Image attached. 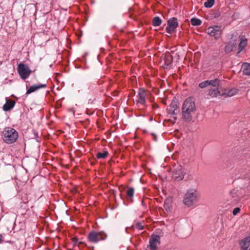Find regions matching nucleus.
I'll return each mask as SVG.
<instances>
[{
    "instance_id": "nucleus-12",
    "label": "nucleus",
    "mask_w": 250,
    "mask_h": 250,
    "mask_svg": "<svg viewBox=\"0 0 250 250\" xmlns=\"http://www.w3.org/2000/svg\"><path fill=\"white\" fill-rule=\"evenodd\" d=\"M160 239V237L158 235H152L149 240V246H150V249L152 250H154L156 249L157 246L156 244L157 243H159V241Z\"/></svg>"
},
{
    "instance_id": "nucleus-27",
    "label": "nucleus",
    "mask_w": 250,
    "mask_h": 250,
    "mask_svg": "<svg viewBox=\"0 0 250 250\" xmlns=\"http://www.w3.org/2000/svg\"><path fill=\"white\" fill-rule=\"evenodd\" d=\"M240 211V208H235L233 211L232 213L234 215H236Z\"/></svg>"
},
{
    "instance_id": "nucleus-17",
    "label": "nucleus",
    "mask_w": 250,
    "mask_h": 250,
    "mask_svg": "<svg viewBox=\"0 0 250 250\" xmlns=\"http://www.w3.org/2000/svg\"><path fill=\"white\" fill-rule=\"evenodd\" d=\"M165 65L167 66L173 62V57L170 54H166L164 57Z\"/></svg>"
},
{
    "instance_id": "nucleus-28",
    "label": "nucleus",
    "mask_w": 250,
    "mask_h": 250,
    "mask_svg": "<svg viewBox=\"0 0 250 250\" xmlns=\"http://www.w3.org/2000/svg\"><path fill=\"white\" fill-rule=\"evenodd\" d=\"M233 90H229V91H228L227 93H226L225 92V95H226L227 96H229V97L233 96L234 95V93L233 92Z\"/></svg>"
},
{
    "instance_id": "nucleus-26",
    "label": "nucleus",
    "mask_w": 250,
    "mask_h": 250,
    "mask_svg": "<svg viewBox=\"0 0 250 250\" xmlns=\"http://www.w3.org/2000/svg\"><path fill=\"white\" fill-rule=\"evenodd\" d=\"M144 226L141 223H137L136 225V228L139 230H143L144 229Z\"/></svg>"
},
{
    "instance_id": "nucleus-9",
    "label": "nucleus",
    "mask_w": 250,
    "mask_h": 250,
    "mask_svg": "<svg viewBox=\"0 0 250 250\" xmlns=\"http://www.w3.org/2000/svg\"><path fill=\"white\" fill-rule=\"evenodd\" d=\"M178 26V22L176 18H170L167 21V26L166 28L167 32L169 34H172L175 31L176 28Z\"/></svg>"
},
{
    "instance_id": "nucleus-1",
    "label": "nucleus",
    "mask_w": 250,
    "mask_h": 250,
    "mask_svg": "<svg viewBox=\"0 0 250 250\" xmlns=\"http://www.w3.org/2000/svg\"><path fill=\"white\" fill-rule=\"evenodd\" d=\"M196 111L195 103L192 98L187 99L182 107V118L186 122H190L193 118Z\"/></svg>"
},
{
    "instance_id": "nucleus-22",
    "label": "nucleus",
    "mask_w": 250,
    "mask_h": 250,
    "mask_svg": "<svg viewBox=\"0 0 250 250\" xmlns=\"http://www.w3.org/2000/svg\"><path fill=\"white\" fill-rule=\"evenodd\" d=\"M190 22L193 26H199L202 23V21L200 19L194 18L191 19Z\"/></svg>"
},
{
    "instance_id": "nucleus-25",
    "label": "nucleus",
    "mask_w": 250,
    "mask_h": 250,
    "mask_svg": "<svg viewBox=\"0 0 250 250\" xmlns=\"http://www.w3.org/2000/svg\"><path fill=\"white\" fill-rule=\"evenodd\" d=\"M178 102L176 101H173L170 105V108L169 110H172L173 109H178Z\"/></svg>"
},
{
    "instance_id": "nucleus-31",
    "label": "nucleus",
    "mask_w": 250,
    "mask_h": 250,
    "mask_svg": "<svg viewBox=\"0 0 250 250\" xmlns=\"http://www.w3.org/2000/svg\"><path fill=\"white\" fill-rule=\"evenodd\" d=\"M3 241V237L0 235V243H2Z\"/></svg>"
},
{
    "instance_id": "nucleus-21",
    "label": "nucleus",
    "mask_w": 250,
    "mask_h": 250,
    "mask_svg": "<svg viewBox=\"0 0 250 250\" xmlns=\"http://www.w3.org/2000/svg\"><path fill=\"white\" fill-rule=\"evenodd\" d=\"M162 20L159 17H155L153 19L152 23L154 26H158L161 25Z\"/></svg>"
},
{
    "instance_id": "nucleus-11",
    "label": "nucleus",
    "mask_w": 250,
    "mask_h": 250,
    "mask_svg": "<svg viewBox=\"0 0 250 250\" xmlns=\"http://www.w3.org/2000/svg\"><path fill=\"white\" fill-rule=\"evenodd\" d=\"M225 94V92H222L220 90L219 87L210 88L208 90V95L212 97H215L218 96H224Z\"/></svg>"
},
{
    "instance_id": "nucleus-18",
    "label": "nucleus",
    "mask_w": 250,
    "mask_h": 250,
    "mask_svg": "<svg viewBox=\"0 0 250 250\" xmlns=\"http://www.w3.org/2000/svg\"><path fill=\"white\" fill-rule=\"evenodd\" d=\"M242 69L244 74L250 75V63H244L242 66Z\"/></svg>"
},
{
    "instance_id": "nucleus-5",
    "label": "nucleus",
    "mask_w": 250,
    "mask_h": 250,
    "mask_svg": "<svg viewBox=\"0 0 250 250\" xmlns=\"http://www.w3.org/2000/svg\"><path fill=\"white\" fill-rule=\"evenodd\" d=\"M17 71L21 79L23 80L27 79L32 73V71L30 69L29 66L23 63H20L18 64Z\"/></svg>"
},
{
    "instance_id": "nucleus-30",
    "label": "nucleus",
    "mask_w": 250,
    "mask_h": 250,
    "mask_svg": "<svg viewBox=\"0 0 250 250\" xmlns=\"http://www.w3.org/2000/svg\"><path fill=\"white\" fill-rule=\"evenodd\" d=\"M158 105L156 104H152V108L153 109H155L156 108H158Z\"/></svg>"
},
{
    "instance_id": "nucleus-13",
    "label": "nucleus",
    "mask_w": 250,
    "mask_h": 250,
    "mask_svg": "<svg viewBox=\"0 0 250 250\" xmlns=\"http://www.w3.org/2000/svg\"><path fill=\"white\" fill-rule=\"evenodd\" d=\"M241 250H250V236L245 237L240 242Z\"/></svg>"
},
{
    "instance_id": "nucleus-3",
    "label": "nucleus",
    "mask_w": 250,
    "mask_h": 250,
    "mask_svg": "<svg viewBox=\"0 0 250 250\" xmlns=\"http://www.w3.org/2000/svg\"><path fill=\"white\" fill-rule=\"evenodd\" d=\"M198 197L197 192L193 189H190L185 195L183 203L187 206L189 207L197 201Z\"/></svg>"
},
{
    "instance_id": "nucleus-7",
    "label": "nucleus",
    "mask_w": 250,
    "mask_h": 250,
    "mask_svg": "<svg viewBox=\"0 0 250 250\" xmlns=\"http://www.w3.org/2000/svg\"><path fill=\"white\" fill-rule=\"evenodd\" d=\"M185 175V169L181 166H179L173 170L172 178L174 181L179 182L183 179Z\"/></svg>"
},
{
    "instance_id": "nucleus-10",
    "label": "nucleus",
    "mask_w": 250,
    "mask_h": 250,
    "mask_svg": "<svg viewBox=\"0 0 250 250\" xmlns=\"http://www.w3.org/2000/svg\"><path fill=\"white\" fill-rule=\"evenodd\" d=\"M208 33L211 37H213L215 39H218L222 34L221 27L218 26H215L214 27H209L207 29Z\"/></svg>"
},
{
    "instance_id": "nucleus-19",
    "label": "nucleus",
    "mask_w": 250,
    "mask_h": 250,
    "mask_svg": "<svg viewBox=\"0 0 250 250\" xmlns=\"http://www.w3.org/2000/svg\"><path fill=\"white\" fill-rule=\"evenodd\" d=\"M247 44V40L243 39V40H241L239 44V50L238 51V53L240 52L244 49V48L246 46Z\"/></svg>"
},
{
    "instance_id": "nucleus-23",
    "label": "nucleus",
    "mask_w": 250,
    "mask_h": 250,
    "mask_svg": "<svg viewBox=\"0 0 250 250\" xmlns=\"http://www.w3.org/2000/svg\"><path fill=\"white\" fill-rule=\"evenodd\" d=\"M134 189L133 188H129L126 191V195L128 198L131 199L133 196Z\"/></svg>"
},
{
    "instance_id": "nucleus-15",
    "label": "nucleus",
    "mask_w": 250,
    "mask_h": 250,
    "mask_svg": "<svg viewBox=\"0 0 250 250\" xmlns=\"http://www.w3.org/2000/svg\"><path fill=\"white\" fill-rule=\"evenodd\" d=\"M46 84H39L36 85H33L31 86L26 91V94H29L32 92H34L36 91V90L42 88H45L46 87Z\"/></svg>"
},
{
    "instance_id": "nucleus-6",
    "label": "nucleus",
    "mask_w": 250,
    "mask_h": 250,
    "mask_svg": "<svg viewBox=\"0 0 250 250\" xmlns=\"http://www.w3.org/2000/svg\"><path fill=\"white\" fill-rule=\"evenodd\" d=\"M149 94H150V93L144 88H139L137 95L138 99L136 100L137 104H140L144 107H146V98L147 97Z\"/></svg>"
},
{
    "instance_id": "nucleus-16",
    "label": "nucleus",
    "mask_w": 250,
    "mask_h": 250,
    "mask_svg": "<svg viewBox=\"0 0 250 250\" xmlns=\"http://www.w3.org/2000/svg\"><path fill=\"white\" fill-rule=\"evenodd\" d=\"M236 43L235 42H229L228 44L225 46V52L228 54L231 52L234 48L235 47Z\"/></svg>"
},
{
    "instance_id": "nucleus-24",
    "label": "nucleus",
    "mask_w": 250,
    "mask_h": 250,
    "mask_svg": "<svg viewBox=\"0 0 250 250\" xmlns=\"http://www.w3.org/2000/svg\"><path fill=\"white\" fill-rule=\"evenodd\" d=\"M214 3V0H207L204 3V6L206 8L211 7Z\"/></svg>"
},
{
    "instance_id": "nucleus-32",
    "label": "nucleus",
    "mask_w": 250,
    "mask_h": 250,
    "mask_svg": "<svg viewBox=\"0 0 250 250\" xmlns=\"http://www.w3.org/2000/svg\"><path fill=\"white\" fill-rule=\"evenodd\" d=\"M152 135L153 136L154 140L156 141H157L156 136L155 134H154L153 133L152 134Z\"/></svg>"
},
{
    "instance_id": "nucleus-33",
    "label": "nucleus",
    "mask_w": 250,
    "mask_h": 250,
    "mask_svg": "<svg viewBox=\"0 0 250 250\" xmlns=\"http://www.w3.org/2000/svg\"><path fill=\"white\" fill-rule=\"evenodd\" d=\"M152 99H151V100H150V101H151V102H152L153 100H154V98H153Z\"/></svg>"
},
{
    "instance_id": "nucleus-14",
    "label": "nucleus",
    "mask_w": 250,
    "mask_h": 250,
    "mask_svg": "<svg viewBox=\"0 0 250 250\" xmlns=\"http://www.w3.org/2000/svg\"><path fill=\"white\" fill-rule=\"evenodd\" d=\"M15 102L11 99L6 98V103L3 106V109L5 111L11 110L15 105Z\"/></svg>"
},
{
    "instance_id": "nucleus-4",
    "label": "nucleus",
    "mask_w": 250,
    "mask_h": 250,
    "mask_svg": "<svg viewBox=\"0 0 250 250\" xmlns=\"http://www.w3.org/2000/svg\"><path fill=\"white\" fill-rule=\"evenodd\" d=\"M107 237V234L103 231L97 232L91 231L88 236V240L92 243H96L100 240H104Z\"/></svg>"
},
{
    "instance_id": "nucleus-2",
    "label": "nucleus",
    "mask_w": 250,
    "mask_h": 250,
    "mask_svg": "<svg viewBox=\"0 0 250 250\" xmlns=\"http://www.w3.org/2000/svg\"><path fill=\"white\" fill-rule=\"evenodd\" d=\"M18 138V133L16 129L11 127H6L2 132V138L7 144L15 143Z\"/></svg>"
},
{
    "instance_id": "nucleus-20",
    "label": "nucleus",
    "mask_w": 250,
    "mask_h": 250,
    "mask_svg": "<svg viewBox=\"0 0 250 250\" xmlns=\"http://www.w3.org/2000/svg\"><path fill=\"white\" fill-rule=\"evenodd\" d=\"M109 154L107 151H104V152H98L96 157L98 159H105Z\"/></svg>"
},
{
    "instance_id": "nucleus-8",
    "label": "nucleus",
    "mask_w": 250,
    "mask_h": 250,
    "mask_svg": "<svg viewBox=\"0 0 250 250\" xmlns=\"http://www.w3.org/2000/svg\"><path fill=\"white\" fill-rule=\"evenodd\" d=\"M220 80L217 78L214 80L205 81L199 83V86L201 88H204L208 86H212V88L218 87L220 86Z\"/></svg>"
},
{
    "instance_id": "nucleus-29",
    "label": "nucleus",
    "mask_w": 250,
    "mask_h": 250,
    "mask_svg": "<svg viewBox=\"0 0 250 250\" xmlns=\"http://www.w3.org/2000/svg\"><path fill=\"white\" fill-rule=\"evenodd\" d=\"M172 112V114L173 115H177L179 113L180 110L178 109H175L172 110H169Z\"/></svg>"
},
{
    "instance_id": "nucleus-34",
    "label": "nucleus",
    "mask_w": 250,
    "mask_h": 250,
    "mask_svg": "<svg viewBox=\"0 0 250 250\" xmlns=\"http://www.w3.org/2000/svg\"><path fill=\"white\" fill-rule=\"evenodd\" d=\"M174 119L176 120V117H174Z\"/></svg>"
}]
</instances>
